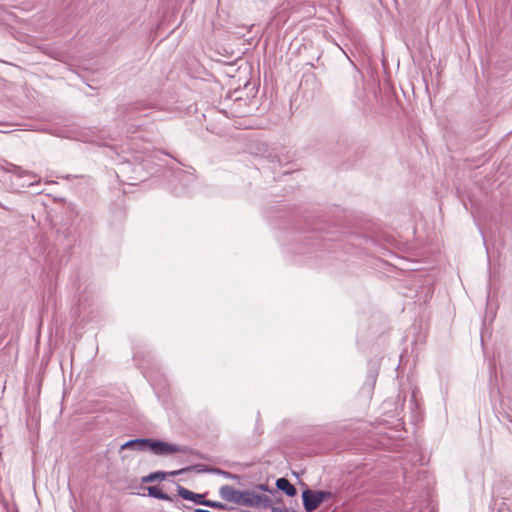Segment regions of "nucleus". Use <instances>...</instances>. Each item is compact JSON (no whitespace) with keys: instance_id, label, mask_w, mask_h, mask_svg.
<instances>
[{"instance_id":"1","label":"nucleus","mask_w":512,"mask_h":512,"mask_svg":"<svg viewBox=\"0 0 512 512\" xmlns=\"http://www.w3.org/2000/svg\"><path fill=\"white\" fill-rule=\"evenodd\" d=\"M331 497L332 493L330 491L312 490L307 488L302 492L303 507L306 512H313L321 505L322 502L330 499Z\"/></svg>"},{"instance_id":"2","label":"nucleus","mask_w":512,"mask_h":512,"mask_svg":"<svg viewBox=\"0 0 512 512\" xmlns=\"http://www.w3.org/2000/svg\"><path fill=\"white\" fill-rule=\"evenodd\" d=\"M186 450V447H180L163 440L149 438L148 451H151L157 456H168L176 452H185Z\"/></svg>"},{"instance_id":"3","label":"nucleus","mask_w":512,"mask_h":512,"mask_svg":"<svg viewBox=\"0 0 512 512\" xmlns=\"http://www.w3.org/2000/svg\"><path fill=\"white\" fill-rule=\"evenodd\" d=\"M219 495L226 502L240 505L242 491H239L230 485H223L219 489Z\"/></svg>"},{"instance_id":"4","label":"nucleus","mask_w":512,"mask_h":512,"mask_svg":"<svg viewBox=\"0 0 512 512\" xmlns=\"http://www.w3.org/2000/svg\"><path fill=\"white\" fill-rule=\"evenodd\" d=\"M177 493H178V496H180L184 500L192 501L197 505L206 506V503L208 501L207 499H205V494H198V493L192 492L180 485L177 486Z\"/></svg>"},{"instance_id":"5","label":"nucleus","mask_w":512,"mask_h":512,"mask_svg":"<svg viewBox=\"0 0 512 512\" xmlns=\"http://www.w3.org/2000/svg\"><path fill=\"white\" fill-rule=\"evenodd\" d=\"M148 442H149V438L130 439L120 446V451L127 450V449H131V450H135V451H139V452L148 451Z\"/></svg>"},{"instance_id":"6","label":"nucleus","mask_w":512,"mask_h":512,"mask_svg":"<svg viewBox=\"0 0 512 512\" xmlns=\"http://www.w3.org/2000/svg\"><path fill=\"white\" fill-rule=\"evenodd\" d=\"M4 170L9 172V173L16 174L19 177H23V176L30 177L33 180L29 183V185H33L35 183H39V181H40V179L37 177V175H35V174H33V173L29 172V171H24V170H22V168L20 166L14 165L12 163H7L6 167L4 168Z\"/></svg>"},{"instance_id":"7","label":"nucleus","mask_w":512,"mask_h":512,"mask_svg":"<svg viewBox=\"0 0 512 512\" xmlns=\"http://www.w3.org/2000/svg\"><path fill=\"white\" fill-rule=\"evenodd\" d=\"M259 500L260 494H257L254 491L245 490L242 491L240 505L250 508H256L258 507Z\"/></svg>"},{"instance_id":"8","label":"nucleus","mask_w":512,"mask_h":512,"mask_svg":"<svg viewBox=\"0 0 512 512\" xmlns=\"http://www.w3.org/2000/svg\"><path fill=\"white\" fill-rule=\"evenodd\" d=\"M276 487L289 497H294L297 494V489L292 485L288 479L281 477L276 480Z\"/></svg>"},{"instance_id":"9","label":"nucleus","mask_w":512,"mask_h":512,"mask_svg":"<svg viewBox=\"0 0 512 512\" xmlns=\"http://www.w3.org/2000/svg\"><path fill=\"white\" fill-rule=\"evenodd\" d=\"M208 470H209V466H207V465L195 464V465H191V466L179 469L177 471H171L170 474H171V476H176V475L184 474V473L190 472V471H196L198 473H208Z\"/></svg>"},{"instance_id":"10","label":"nucleus","mask_w":512,"mask_h":512,"mask_svg":"<svg viewBox=\"0 0 512 512\" xmlns=\"http://www.w3.org/2000/svg\"><path fill=\"white\" fill-rule=\"evenodd\" d=\"M168 475H171L170 472L155 471L146 476H143L141 478V483L145 484V483H152L155 481H162V480L166 479V477Z\"/></svg>"},{"instance_id":"11","label":"nucleus","mask_w":512,"mask_h":512,"mask_svg":"<svg viewBox=\"0 0 512 512\" xmlns=\"http://www.w3.org/2000/svg\"><path fill=\"white\" fill-rule=\"evenodd\" d=\"M146 489L149 497L164 501H172V498L167 493L163 492L159 486H148Z\"/></svg>"},{"instance_id":"12","label":"nucleus","mask_w":512,"mask_h":512,"mask_svg":"<svg viewBox=\"0 0 512 512\" xmlns=\"http://www.w3.org/2000/svg\"><path fill=\"white\" fill-rule=\"evenodd\" d=\"M273 502L272 499L267 495H261L260 494V500L258 501V507L257 508H263V509H272Z\"/></svg>"},{"instance_id":"13","label":"nucleus","mask_w":512,"mask_h":512,"mask_svg":"<svg viewBox=\"0 0 512 512\" xmlns=\"http://www.w3.org/2000/svg\"><path fill=\"white\" fill-rule=\"evenodd\" d=\"M206 506L210 507V508H214V509H219V510H229L230 509L227 504L218 502V501H213V500H208L206 503Z\"/></svg>"},{"instance_id":"14","label":"nucleus","mask_w":512,"mask_h":512,"mask_svg":"<svg viewBox=\"0 0 512 512\" xmlns=\"http://www.w3.org/2000/svg\"><path fill=\"white\" fill-rule=\"evenodd\" d=\"M208 473H214V474H218V475H223L226 478H235L236 477L235 475L231 474L230 472L224 471V470H222L220 468H217V467H210L209 466Z\"/></svg>"},{"instance_id":"15","label":"nucleus","mask_w":512,"mask_h":512,"mask_svg":"<svg viewBox=\"0 0 512 512\" xmlns=\"http://www.w3.org/2000/svg\"><path fill=\"white\" fill-rule=\"evenodd\" d=\"M376 377H377L376 372H375V371L370 370V371H369V373H368V378L371 380L372 385H374V384H375V382H376Z\"/></svg>"},{"instance_id":"16","label":"nucleus","mask_w":512,"mask_h":512,"mask_svg":"<svg viewBox=\"0 0 512 512\" xmlns=\"http://www.w3.org/2000/svg\"><path fill=\"white\" fill-rule=\"evenodd\" d=\"M257 488L259 490H262L264 492H271V490L269 489L268 485L267 484H258L257 485Z\"/></svg>"},{"instance_id":"17","label":"nucleus","mask_w":512,"mask_h":512,"mask_svg":"<svg viewBox=\"0 0 512 512\" xmlns=\"http://www.w3.org/2000/svg\"><path fill=\"white\" fill-rule=\"evenodd\" d=\"M271 512H295V511H289L288 509L279 508V507H272Z\"/></svg>"}]
</instances>
